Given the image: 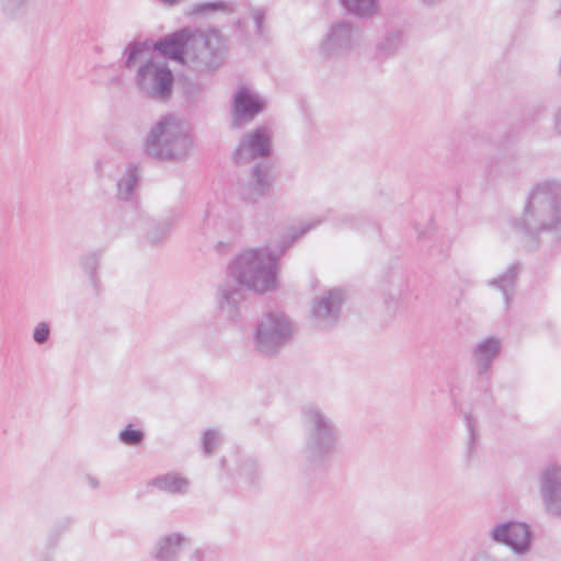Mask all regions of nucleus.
Returning <instances> with one entry per match:
<instances>
[{"mask_svg":"<svg viewBox=\"0 0 561 561\" xmlns=\"http://www.w3.org/2000/svg\"><path fill=\"white\" fill-rule=\"evenodd\" d=\"M330 209L322 216H314L291 225L279 247L249 248L237 254L227 266L228 278L216 289V305L222 317L236 322L240 319V305L245 299V289L256 294L274 290L277 285L278 260L298 239L329 220Z\"/></svg>","mask_w":561,"mask_h":561,"instance_id":"nucleus-1","label":"nucleus"},{"mask_svg":"<svg viewBox=\"0 0 561 561\" xmlns=\"http://www.w3.org/2000/svg\"><path fill=\"white\" fill-rule=\"evenodd\" d=\"M513 227L531 238L550 233L561 239V180L545 179L535 183Z\"/></svg>","mask_w":561,"mask_h":561,"instance_id":"nucleus-2","label":"nucleus"},{"mask_svg":"<svg viewBox=\"0 0 561 561\" xmlns=\"http://www.w3.org/2000/svg\"><path fill=\"white\" fill-rule=\"evenodd\" d=\"M300 420L304 427L301 457L312 467H324L340 449L342 431L337 422L314 403L301 408Z\"/></svg>","mask_w":561,"mask_h":561,"instance_id":"nucleus-3","label":"nucleus"},{"mask_svg":"<svg viewBox=\"0 0 561 561\" xmlns=\"http://www.w3.org/2000/svg\"><path fill=\"white\" fill-rule=\"evenodd\" d=\"M193 141L186 126L175 116L162 117L150 130L145 142L146 152L160 160H181L192 149Z\"/></svg>","mask_w":561,"mask_h":561,"instance_id":"nucleus-4","label":"nucleus"},{"mask_svg":"<svg viewBox=\"0 0 561 561\" xmlns=\"http://www.w3.org/2000/svg\"><path fill=\"white\" fill-rule=\"evenodd\" d=\"M227 51V39L219 30L192 28L186 65L198 72H210L221 67Z\"/></svg>","mask_w":561,"mask_h":561,"instance_id":"nucleus-5","label":"nucleus"},{"mask_svg":"<svg viewBox=\"0 0 561 561\" xmlns=\"http://www.w3.org/2000/svg\"><path fill=\"white\" fill-rule=\"evenodd\" d=\"M294 332V323L284 312L267 311L257 319L254 347L261 354L275 356L291 341Z\"/></svg>","mask_w":561,"mask_h":561,"instance_id":"nucleus-6","label":"nucleus"},{"mask_svg":"<svg viewBox=\"0 0 561 561\" xmlns=\"http://www.w3.org/2000/svg\"><path fill=\"white\" fill-rule=\"evenodd\" d=\"M363 41V30L352 21L341 19L327 28L319 44V53L324 58L346 56L358 49Z\"/></svg>","mask_w":561,"mask_h":561,"instance_id":"nucleus-7","label":"nucleus"},{"mask_svg":"<svg viewBox=\"0 0 561 561\" xmlns=\"http://www.w3.org/2000/svg\"><path fill=\"white\" fill-rule=\"evenodd\" d=\"M174 77L165 61L147 60L137 71L136 83L140 92L157 101H167L173 91Z\"/></svg>","mask_w":561,"mask_h":561,"instance_id":"nucleus-8","label":"nucleus"},{"mask_svg":"<svg viewBox=\"0 0 561 561\" xmlns=\"http://www.w3.org/2000/svg\"><path fill=\"white\" fill-rule=\"evenodd\" d=\"M489 536L495 543L508 547L516 556H525L531 550L533 533L526 523H497L490 529Z\"/></svg>","mask_w":561,"mask_h":561,"instance_id":"nucleus-9","label":"nucleus"},{"mask_svg":"<svg viewBox=\"0 0 561 561\" xmlns=\"http://www.w3.org/2000/svg\"><path fill=\"white\" fill-rule=\"evenodd\" d=\"M273 133L267 126H257L245 133L239 140L233 160L237 163H250L253 160L267 158L272 152Z\"/></svg>","mask_w":561,"mask_h":561,"instance_id":"nucleus-10","label":"nucleus"},{"mask_svg":"<svg viewBox=\"0 0 561 561\" xmlns=\"http://www.w3.org/2000/svg\"><path fill=\"white\" fill-rule=\"evenodd\" d=\"M345 298V291L341 288L329 289L314 297L311 305L312 324L321 330L333 328L340 319Z\"/></svg>","mask_w":561,"mask_h":561,"instance_id":"nucleus-11","label":"nucleus"},{"mask_svg":"<svg viewBox=\"0 0 561 561\" xmlns=\"http://www.w3.org/2000/svg\"><path fill=\"white\" fill-rule=\"evenodd\" d=\"M265 107L261 95L247 85L239 87L232 99V125L241 127L251 123Z\"/></svg>","mask_w":561,"mask_h":561,"instance_id":"nucleus-12","label":"nucleus"},{"mask_svg":"<svg viewBox=\"0 0 561 561\" xmlns=\"http://www.w3.org/2000/svg\"><path fill=\"white\" fill-rule=\"evenodd\" d=\"M539 493L546 513L561 517V465H550L540 472Z\"/></svg>","mask_w":561,"mask_h":561,"instance_id":"nucleus-13","label":"nucleus"},{"mask_svg":"<svg viewBox=\"0 0 561 561\" xmlns=\"http://www.w3.org/2000/svg\"><path fill=\"white\" fill-rule=\"evenodd\" d=\"M502 345L501 339L488 336L472 347V363L480 378H490L492 366L502 351Z\"/></svg>","mask_w":561,"mask_h":561,"instance_id":"nucleus-14","label":"nucleus"},{"mask_svg":"<svg viewBox=\"0 0 561 561\" xmlns=\"http://www.w3.org/2000/svg\"><path fill=\"white\" fill-rule=\"evenodd\" d=\"M273 178L266 163H257L251 169L250 179L240 186V196L247 202H256L272 188Z\"/></svg>","mask_w":561,"mask_h":561,"instance_id":"nucleus-15","label":"nucleus"},{"mask_svg":"<svg viewBox=\"0 0 561 561\" xmlns=\"http://www.w3.org/2000/svg\"><path fill=\"white\" fill-rule=\"evenodd\" d=\"M192 545V538L183 533H169L161 536L152 549L156 561H178L183 550Z\"/></svg>","mask_w":561,"mask_h":561,"instance_id":"nucleus-16","label":"nucleus"},{"mask_svg":"<svg viewBox=\"0 0 561 561\" xmlns=\"http://www.w3.org/2000/svg\"><path fill=\"white\" fill-rule=\"evenodd\" d=\"M191 27H183L154 44V48L165 57L186 65V49L191 41Z\"/></svg>","mask_w":561,"mask_h":561,"instance_id":"nucleus-17","label":"nucleus"},{"mask_svg":"<svg viewBox=\"0 0 561 561\" xmlns=\"http://www.w3.org/2000/svg\"><path fill=\"white\" fill-rule=\"evenodd\" d=\"M104 251L100 248L88 251L79 261L80 270L95 296H100L102 291L100 271Z\"/></svg>","mask_w":561,"mask_h":561,"instance_id":"nucleus-18","label":"nucleus"},{"mask_svg":"<svg viewBox=\"0 0 561 561\" xmlns=\"http://www.w3.org/2000/svg\"><path fill=\"white\" fill-rule=\"evenodd\" d=\"M520 272L518 263H511L500 275L488 279V286L502 293L504 302L508 307L515 293L517 278Z\"/></svg>","mask_w":561,"mask_h":561,"instance_id":"nucleus-19","label":"nucleus"},{"mask_svg":"<svg viewBox=\"0 0 561 561\" xmlns=\"http://www.w3.org/2000/svg\"><path fill=\"white\" fill-rule=\"evenodd\" d=\"M149 484L169 494H184L188 489L190 482L176 472H169L153 478Z\"/></svg>","mask_w":561,"mask_h":561,"instance_id":"nucleus-20","label":"nucleus"},{"mask_svg":"<svg viewBox=\"0 0 561 561\" xmlns=\"http://www.w3.org/2000/svg\"><path fill=\"white\" fill-rule=\"evenodd\" d=\"M342 7L353 16L371 19L380 11L379 0H341Z\"/></svg>","mask_w":561,"mask_h":561,"instance_id":"nucleus-21","label":"nucleus"},{"mask_svg":"<svg viewBox=\"0 0 561 561\" xmlns=\"http://www.w3.org/2000/svg\"><path fill=\"white\" fill-rule=\"evenodd\" d=\"M237 10V3L231 0H215L196 3L192 7V13L201 15H211L214 13L230 14Z\"/></svg>","mask_w":561,"mask_h":561,"instance_id":"nucleus-22","label":"nucleus"},{"mask_svg":"<svg viewBox=\"0 0 561 561\" xmlns=\"http://www.w3.org/2000/svg\"><path fill=\"white\" fill-rule=\"evenodd\" d=\"M139 171L137 167L130 165L123 178L117 183V196L121 199L128 201L137 186Z\"/></svg>","mask_w":561,"mask_h":561,"instance_id":"nucleus-23","label":"nucleus"},{"mask_svg":"<svg viewBox=\"0 0 561 561\" xmlns=\"http://www.w3.org/2000/svg\"><path fill=\"white\" fill-rule=\"evenodd\" d=\"M404 45V36L400 31L388 32L385 38L378 43L377 49L382 56H390Z\"/></svg>","mask_w":561,"mask_h":561,"instance_id":"nucleus-24","label":"nucleus"},{"mask_svg":"<svg viewBox=\"0 0 561 561\" xmlns=\"http://www.w3.org/2000/svg\"><path fill=\"white\" fill-rule=\"evenodd\" d=\"M222 442V434L218 428H208L203 433L202 447L207 456L214 454Z\"/></svg>","mask_w":561,"mask_h":561,"instance_id":"nucleus-25","label":"nucleus"},{"mask_svg":"<svg viewBox=\"0 0 561 561\" xmlns=\"http://www.w3.org/2000/svg\"><path fill=\"white\" fill-rule=\"evenodd\" d=\"M170 234V225L165 222L156 224L147 232V240L152 244L164 241Z\"/></svg>","mask_w":561,"mask_h":561,"instance_id":"nucleus-26","label":"nucleus"},{"mask_svg":"<svg viewBox=\"0 0 561 561\" xmlns=\"http://www.w3.org/2000/svg\"><path fill=\"white\" fill-rule=\"evenodd\" d=\"M144 437V432L133 428V425H128L119 433L121 442L128 446H139L142 443Z\"/></svg>","mask_w":561,"mask_h":561,"instance_id":"nucleus-27","label":"nucleus"},{"mask_svg":"<svg viewBox=\"0 0 561 561\" xmlns=\"http://www.w3.org/2000/svg\"><path fill=\"white\" fill-rule=\"evenodd\" d=\"M249 12L254 23V33L260 37L263 36L265 34L264 22L266 19V10L263 7H252Z\"/></svg>","mask_w":561,"mask_h":561,"instance_id":"nucleus-28","label":"nucleus"},{"mask_svg":"<svg viewBox=\"0 0 561 561\" xmlns=\"http://www.w3.org/2000/svg\"><path fill=\"white\" fill-rule=\"evenodd\" d=\"M26 1L27 0H0L1 10L7 16L14 18L25 5Z\"/></svg>","mask_w":561,"mask_h":561,"instance_id":"nucleus-29","label":"nucleus"},{"mask_svg":"<svg viewBox=\"0 0 561 561\" xmlns=\"http://www.w3.org/2000/svg\"><path fill=\"white\" fill-rule=\"evenodd\" d=\"M50 337V327L47 322L42 321L36 324L33 331V340L37 344H45Z\"/></svg>","mask_w":561,"mask_h":561,"instance_id":"nucleus-30","label":"nucleus"},{"mask_svg":"<svg viewBox=\"0 0 561 561\" xmlns=\"http://www.w3.org/2000/svg\"><path fill=\"white\" fill-rule=\"evenodd\" d=\"M335 219H336V226L345 227V228H350V229L359 228V222L362 221V218H359L355 215H352V214H343V215L336 217Z\"/></svg>","mask_w":561,"mask_h":561,"instance_id":"nucleus-31","label":"nucleus"},{"mask_svg":"<svg viewBox=\"0 0 561 561\" xmlns=\"http://www.w3.org/2000/svg\"><path fill=\"white\" fill-rule=\"evenodd\" d=\"M469 561H507L488 550H480L471 556Z\"/></svg>","mask_w":561,"mask_h":561,"instance_id":"nucleus-32","label":"nucleus"},{"mask_svg":"<svg viewBox=\"0 0 561 561\" xmlns=\"http://www.w3.org/2000/svg\"><path fill=\"white\" fill-rule=\"evenodd\" d=\"M145 46L144 44H134L128 47L127 54H126V66L131 67L137 56L141 53H144Z\"/></svg>","mask_w":561,"mask_h":561,"instance_id":"nucleus-33","label":"nucleus"},{"mask_svg":"<svg viewBox=\"0 0 561 561\" xmlns=\"http://www.w3.org/2000/svg\"><path fill=\"white\" fill-rule=\"evenodd\" d=\"M102 72L103 66L100 64H95L91 70V80L93 82L100 83L102 81Z\"/></svg>","mask_w":561,"mask_h":561,"instance_id":"nucleus-34","label":"nucleus"},{"mask_svg":"<svg viewBox=\"0 0 561 561\" xmlns=\"http://www.w3.org/2000/svg\"><path fill=\"white\" fill-rule=\"evenodd\" d=\"M467 430L469 434V446L471 448L476 439L474 421L471 417H467Z\"/></svg>","mask_w":561,"mask_h":561,"instance_id":"nucleus-35","label":"nucleus"},{"mask_svg":"<svg viewBox=\"0 0 561 561\" xmlns=\"http://www.w3.org/2000/svg\"><path fill=\"white\" fill-rule=\"evenodd\" d=\"M207 549L197 548L191 553L190 559L191 561H204L205 558L207 557Z\"/></svg>","mask_w":561,"mask_h":561,"instance_id":"nucleus-36","label":"nucleus"},{"mask_svg":"<svg viewBox=\"0 0 561 561\" xmlns=\"http://www.w3.org/2000/svg\"><path fill=\"white\" fill-rule=\"evenodd\" d=\"M85 480H87L89 486L93 490L98 489L100 485V481L90 474L85 476Z\"/></svg>","mask_w":561,"mask_h":561,"instance_id":"nucleus-37","label":"nucleus"},{"mask_svg":"<svg viewBox=\"0 0 561 561\" xmlns=\"http://www.w3.org/2000/svg\"><path fill=\"white\" fill-rule=\"evenodd\" d=\"M102 160L101 159H98L95 161V164H94V170H95V173L98 174V176H102Z\"/></svg>","mask_w":561,"mask_h":561,"instance_id":"nucleus-38","label":"nucleus"},{"mask_svg":"<svg viewBox=\"0 0 561 561\" xmlns=\"http://www.w3.org/2000/svg\"><path fill=\"white\" fill-rule=\"evenodd\" d=\"M556 128L561 134V108L556 115Z\"/></svg>","mask_w":561,"mask_h":561,"instance_id":"nucleus-39","label":"nucleus"},{"mask_svg":"<svg viewBox=\"0 0 561 561\" xmlns=\"http://www.w3.org/2000/svg\"><path fill=\"white\" fill-rule=\"evenodd\" d=\"M206 225H207V226H210V225H214V226H215V224L213 222L211 217H210V215H209V214L207 215V218H206Z\"/></svg>","mask_w":561,"mask_h":561,"instance_id":"nucleus-40","label":"nucleus"},{"mask_svg":"<svg viewBox=\"0 0 561 561\" xmlns=\"http://www.w3.org/2000/svg\"><path fill=\"white\" fill-rule=\"evenodd\" d=\"M439 0H422L423 3L425 4H434L436 2H438Z\"/></svg>","mask_w":561,"mask_h":561,"instance_id":"nucleus-41","label":"nucleus"},{"mask_svg":"<svg viewBox=\"0 0 561 561\" xmlns=\"http://www.w3.org/2000/svg\"><path fill=\"white\" fill-rule=\"evenodd\" d=\"M94 53H95L96 55H100V54L102 53V47H100V46H95V48H94Z\"/></svg>","mask_w":561,"mask_h":561,"instance_id":"nucleus-42","label":"nucleus"},{"mask_svg":"<svg viewBox=\"0 0 561 561\" xmlns=\"http://www.w3.org/2000/svg\"><path fill=\"white\" fill-rule=\"evenodd\" d=\"M254 467V463L253 462H250L247 465V467H244V469H242L243 471H247V468L252 469Z\"/></svg>","mask_w":561,"mask_h":561,"instance_id":"nucleus-43","label":"nucleus"},{"mask_svg":"<svg viewBox=\"0 0 561 561\" xmlns=\"http://www.w3.org/2000/svg\"><path fill=\"white\" fill-rule=\"evenodd\" d=\"M221 463H222V467L226 468V460L225 459L221 461Z\"/></svg>","mask_w":561,"mask_h":561,"instance_id":"nucleus-44","label":"nucleus"},{"mask_svg":"<svg viewBox=\"0 0 561 561\" xmlns=\"http://www.w3.org/2000/svg\"><path fill=\"white\" fill-rule=\"evenodd\" d=\"M238 26H239L240 28L242 27V22H241V21H239V22H238Z\"/></svg>","mask_w":561,"mask_h":561,"instance_id":"nucleus-45","label":"nucleus"}]
</instances>
